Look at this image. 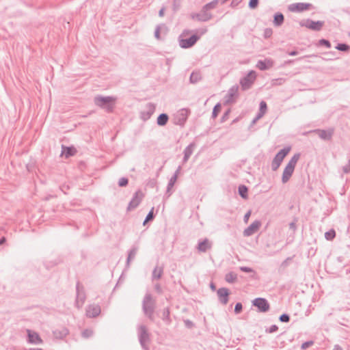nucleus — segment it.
Returning <instances> with one entry per match:
<instances>
[{
  "label": "nucleus",
  "instance_id": "obj_61",
  "mask_svg": "<svg viewBox=\"0 0 350 350\" xmlns=\"http://www.w3.org/2000/svg\"><path fill=\"white\" fill-rule=\"evenodd\" d=\"M263 116H260V113H258L256 118L252 120V124H255L258 120L261 118Z\"/></svg>",
  "mask_w": 350,
  "mask_h": 350
},
{
  "label": "nucleus",
  "instance_id": "obj_18",
  "mask_svg": "<svg viewBox=\"0 0 350 350\" xmlns=\"http://www.w3.org/2000/svg\"><path fill=\"white\" fill-rule=\"evenodd\" d=\"M100 312V307L97 304H90L86 308V315L90 318L98 317Z\"/></svg>",
  "mask_w": 350,
  "mask_h": 350
},
{
  "label": "nucleus",
  "instance_id": "obj_17",
  "mask_svg": "<svg viewBox=\"0 0 350 350\" xmlns=\"http://www.w3.org/2000/svg\"><path fill=\"white\" fill-rule=\"evenodd\" d=\"M261 223L258 220L253 221L247 228L243 231V235L245 237H250L254 234L260 227Z\"/></svg>",
  "mask_w": 350,
  "mask_h": 350
},
{
  "label": "nucleus",
  "instance_id": "obj_40",
  "mask_svg": "<svg viewBox=\"0 0 350 350\" xmlns=\"http://www.w3.org/2000/svg\"><path fill=\"white\" fill-rule=\"evenodd\" d=\"M219 3V0H213L212 1L204 5L205 9H208V10L214 9L216 8L217 5Z\"/></svg>",
  "mask_w": 350,
  "mask_h": 350
},
{
  "label": "nucleus",
  "instance_id": "obj_47",
  "mask_svg": "<svg viewBox=\"0 0 350 350\" xmlns=\"http://www.w3.org/2000/svg\"><path fill=\"white\" fill-rule=\"evenodd\" d=\"M259 3V0H250L248 6L250 9L256 8Z\"/></svg>",
  "mask_w": 350,
  "mask_h": 350
},
{
  "label": "nucleus",
  "instance_id": "obj_52",
  "mask_svg": "<svg viewBox=\"0 0 350 350\" xmlns=\"http://www.w3.org/2000/svg\"><path fill=\"white\" fill-rule=\"evenodd\" d=\"M278 327L276 325H272L269 329H266L268 333H273L278 331Z\"/></svg>",
  "mask_w": 350,
  "mask_h": 350
},
{
  "label": "nucleus",
  "instance_id": "obj_43",
  "mask_svg": "<svg viewBox=\"0 0 350 350\" xmlns=\"http://www.w3.org/2000/svg\"><path fill=\"white\" fill-rule=\"evenodd\" d=\"M319 46H325L327 49L331 48V43L328 40L321 39L319 40Z\"/></svg>",
  "mask_w": 350,
  "mask_h": 350
},
{
  "label": "nucleus",
  "instance_id": "obj_5",
  "mask_svg": "<svg viewBox=\"0 0 350 350\" xmlns=\"http://www.w3.org/2000/svg\"><path fill=\"white\" fill-rule=\"evenodd\" d=\"M290 151V148H284L280 150L273 158L271 162V169L273 171H276L280 166L283 159Z\"/></svg>",
  "mask_w": 350,
  "mask_h": 350
},
{
  "label": "nucleus",
  "instance_id": "obj_45",
  "mask_svg": "<svg viewBox=\"0 0 350 350\" xmlns=\"http://www.w3.org/2000/svg\"><path fill=\"white\" fill-rule=\"evenodd\" d=\"M129 180L127 178L122 177L118 180V186L119 187H125L128 185Z\"/></svg>",
  "mask_w": 350,
  "mask_h": 350
},
{
  "label": "nucleus",
  "instance_id": "obj_44",
  "mask_svg": "<svg viewBox=\"0 0 350 350\" xmlns=\"http://www.w3.org/2000/svg\"><path fill=\"white\" fill-rule=\"evenodd\" d=\"M279 320L282 323H288L290 321V316L288 314L284 313L280 316Z\"/></svg>",
  "mask_w": 350,
  "mask_h": 350
},
{
  "label": "nucleus",
  "instance_id": "obj_13",
  "mask_svg": "<svg viewBox=\"0 0 350 350\" xmlns=\"http://www.w3.org/2000/svg\"><path fill=\"white\" fill-rule=\"evenodd\" d=\"M155 111V105L152 103H148L146 105V110L140 113V118L143 121H147L150 118L152 115Z\"/></svg>",
  "mask_w": 350,
  "mask_h": 350
},
{
  "label": "nucleus",
  "instance_id": "obj_35",
  "mask_svg": "<svg viewBox=\"0 0 350 350\" xmlns=\"http://www.w3.org/2000/svg\"><path fill=\"white\" fill-rule=\"evenodd\" d=\"M237 279V275L234 272H229L225 275V280L228 283H234Z\"/></svg>",
  "mask_w": 350,
  "mask_h": 350
},
{
  "label": "nucleus",
  "instance_id": "obj_49",
  "mask_svg": "<svg viewBox=\"0 0 350 350\" xmlns=\"http://www.w3.org/2000/svg\"><path fill=\"white\" fill-rule=\"evenodd\" d=\"M92 334H93V332L90 329H86L82 332V336L84 338H89L91 336H92Z\"/></svg>",
  "mask_w": 350,
  "mask_h": 350
},
{
  "label": "nucleus",
  "instance_id": "obj_25",
  "mask_svg": "<svg viewBox=\"0 0 350 350\" xmlns=\"http://www.w3.org/2000/svg\"><path fill=\"white\" fill-rule=\"evenodd\" d=\"M294 170H295L293 168H291L287 166L285 167L282 176V182L283 183H286L289 180L294 172Z\"/></svg>",
  "mask_w": 350,
  "mask_h": 350
},
{
  "label": "nucleus",
  "instance_id": "obj_6",
  "mask_svg": "<svg viewBox=\"0 0 350 350\" xmlns=\"http://www.w3.org/2000/svg\"><path fill=\"white\" fill-rule=\"evenodd\" d=\"M256 72L254 70L250 71L247 75L240 80V84L241 89L243 91L249 90L256 79Z\"/></svg>",
  "mask_w": 350,
  "mask_h": 350
},
{
  "label": "nucleus",
  "instance_id": "obj_30",
  "mask_svg": "<svg viewBox=\"0 0 350 350\" xmlns=\"http://www.w3.org/2000/svg\"><path fill=\"white\" fill-rule=\"evenodd\" d=\"M300 156H301L300 153L295 154L291 157V159H290V161H288V163H287V165L286 166L289 167L291 168H293L295 170V167L296 166V164H297L298 160L300 158Z\"/></svg>",
  "mask_w": 350,
  "mask_h": 350
},
{
  "label": "nucleus",
  "instance_id": "obj_15",
  "mask_svg": "<svg viewBox=\"0 0 350 350\" xmlns=\"http://www.w3.org/2000/svg\"><path fill=\"white\" fill-rule=\"evenodd\" d=\"M239 86L237 85H232L228 91L225 96L226 103H232L235 101V98L238 96Z\"/></svg>",
  "mask_w": 350,
  "mask_h": 350
},
{
  "label": "nucleus",
  "instance_id": "obj_54",
  "mask_svg": "<svg viewBox=\"0 0 350 350\" xmlns=\"http://www.w3.org/2000/svg\"><path fill=\"white\" fill-rule=\"evenodd\" d=\"M293 259L292 257H288L286 259H285L282 262L281 266L283 267H286L288 265L289 262L291 261Z\"/></svg>",
  "mask_w": 350,
  "mask_h": 350
},
{
  "label": "nucleus",
  "instance_id": "obj_4",
  "mask_svg": "<svg viewBox=\"0 0 350 350\" xmlns=\"http://www.w3.org/2000/svg\"><path fill=\"white\" fill-rule=\"evenodd\" d=\"M86 299V295L83 286L77 282L76 284V299L75 306L78 308H82Z\"/></svg>",
  "mask_w": 350,
  "mask_h": 350
},
{
  "label": "nucleus",
  "instance_id": "obj_22",
  "mask_svg": "<svg viewBox=\"0 0 350 350\" xmlns=\"http://www.w3.org/2000/svg\"><path fill=\"white\" fill-rule=\"evenodd\" d=\"M318 133L319 137L323 140H330L334 134V129H331L329 130L317 129L314 131Z\"/></svg>",
  "mask_w": 350,
  "mask_h": 350
},
{
  "label": "nucleus",
  "instance_id": "obj_60",
  "mask_svg": "<svg viewBox=\"0 0 350 350\" xmlns=\"http://www.w3.org/2000/svg\"><path fill=\"white\" fill-rule=\"evenodd\" d=\"M242 0H232L231 2V6L234 7L237 5Z\"/></svg>",
  "mask_w": 350,
  "mask_h": 350
},
{
  "label": "nucleus",
  "instance_id": "obj_31",
  "mask_svg": "<svg viewBox=\"0 0 350 350\" xmlns=\"http://www.w3.org/2000/svg\"><path fill=\"white\" fill-rule=\"evenodd\" d=\"M76 152L74 147H63L62 154H64L66 158L73 156Z\"/></svg>",
  "mask_w": 350,
  "mask_h": 350
},
{
  "label": "nucleus",
  "instance_id": "obj_28",
  "mask_svg": "<svg viewBox=\"0 0 350 350\" xmlns=\"http://www.w3.org/2000/svg\"><path fill=\"white\" fill-rule=\"evenodd\" d=\"M284 21V15L280 12H277L273 16V24L275 26H280Z\"/></svg>",
  "mask_w": 350,
  "mask_h": 350
},
{
  "label": "nucleus",
  "instance_id": "obj_41",
  "mask_svg": "<svg viewBox=\"0 0 350 350\" xmlns=\"http://www.w3.org/2000/svg\"><path fill=\"white\" fill-rule=\"evenodd\" d=\"M336 236V232L334 230L331 229L325 233V238L328 240H332Z\"/></svg>",
  "mask_w": 350,
  "mask_h": 350
},
{
  "label": "nucleus",
  "instance_id": "obj_2",
  "mask_svg": "<svg viewBox=\"0 0 350 350\" xmlns=\"http://www.w3.org/2000/svg\"><path fill=\"white\" fill-rule=\"evenodd\" d=\"M155 308L156 301L150 293H147L142 301V310L144 314L151 321L154 320Z\"/></svg>",
  "mask_w": 350,
  "mask_h": 350
},
{
  "label": "nucleus",
  "instance_id": "obj_21",
  "mask_svg": "<svg viewBox=\"0 0 350 350\" xmlns=\"http://www.w3.org/2000/svg\"><path fill=\"white\" fill-rule=\"evenodd\" d=\"M274 62L271 59H265L264 60H258L256 64V68L260 70H266L272 68Z\"/></svg>",
  "mask_w": 350,
  "mask_h": 350
},
{
  "label": "nucleus",
  "instance_id": "obj_64",
  "mask_svg": "<svg viewBox=\"0 0 350 350\" xmlns=\"http://www.w3.org/2000/svg\"><path fill=\"white\" fill-rule=\"evenodd\" d=\"M164 11H165V8H162L159 12V16L160 17H163L164 16Z\"/></svg>",
  "mask_w": 350,
  "mask_h": 350
},
{
  "label": "nucleus",
  "instance_id": "obj_34",
  "mask_svg": "<svg viewBox=\"0 0 350 350\" xmlns=\"http://www.w3.org/2000/svg\"><path fill=\"white\" fill-rule=\"evenodd\" d=\"M201 79V74L199 72H192L189 77V81L191 83H196L200 81Z\"/></svg>",
  "mask_w": 350,
  "mask_h": 350
},
{
  "label": "nucleus",
  "instance_id": "obj_26",
  "mask_svg": "<svg viewBox=\"0 0 350 350\" xmlns=\"http://www.w3.org/2000/svg\"><path fill=\"white\" fill-rule=\"evenodd\" d=\"M168 120V115L165 113H162L157 117V124L160 126H163L167 124Z\"/></svg>",
  "mask_w": 350,
  "mask_h": 350
},
{
  "label": "nucleus",
  "instance_id": "obj_1",
  "mask_svg": "<svg viewBox=\"0 0 350 350\" xmlns=\"http://www.w3.org/2000/svg\"><path fill=\"white\" fill-rule=\"evenodd\" d=\"M116 100V97L103 96L101 95H98L94 98V104L104 109L107 113H111L113 111Z\"/></svg>",
  "mask_w": 350,
  "mask_h": 350
},
{
  "label": "nucleus",
  "instance_id": "obj_27",
  "mask_svg": "<svg viewBox=\"0 0 350 350\" xmlns=\"http://www.w3.org/2000/svg\"><path fill=\"white\" fill-rule=\"evenodd\" d=\"M68 329L66 327L53 331V335L55 337L59 339H63L65 338L68 334Z\"/></svg>",
  "mask_w": 350,
  "mask_h": 350
},
{
  "label": "nucleus",
  "instance_id": "obj_19",
  "mask_svg": "<svg viewBox=\"0 0 350 350\" xmlns=\"http://www.w3.org/2000/svg\"><path fill=\"white\" fill-rule=\"evenodd\" d=\"M219 301L223 305H226L228 301V297L230 295V291L227 288H219L217 292Z\"/></svg>",
  "mask_w": 350,
  "mask_h": 350
},
{
  "label": "nucleus",
  "instance_id": "obj_48",
  "mask_svg": "<svg viewBox=\"0 0 350 350\" xmlns=\"http://www.w3.org/2000/svg\"><path fill=\"white\" fill-rule=\"evenodd\" d=\"M242 309H243L242 304L240 302L237 303L234 306V313L237 314H239L242 311Z\"/></svg>",
  "mask_w": 350,
  "mask_h": 350
},
{
  "label": "nucleus",
  "instance_id": "obj_9",
  "mask_svg": "<svg viewBox=\"0 0 350 350\" xmlns=\"http://www.w3.org/2000/svg\"><path fill=\"white\" fill-rule=\"evenodd\" d=\"M252 305L256 307L260 312H266L270 308L268 301L262 297H258L252 301Z\"/></svg>",
  "mask_w": 350,
  "mask_h": 350
},
{
  "label": "nucleus",
  "instance_id": "obj_12",
  "mask_svg": "<svg viewBox=\"0 0 350 350\" xmlns=\"http://www.w3.org/2000/svg\"><path fill=\"white\" fill-rule=\"evenodd\" d=\"M27 342L31 345H40L43 342L40 335L31 329H27Z\"/></svg>",
  "mask_w": 350,
  "mask_h": 350
},
{
  "label": "nucleus",
  "instance_id": "obj_53",
  "mask_svg": "<svg viewBox=\"0 0 350 350\" xmlns=\"http://www.w3.org/2000/svg\"><path fill=\"white\" fill-rule=\"evenodd\" d=\"M342 171L345 174L350 173V159L349 160L348 164L342 167Z\"/></svg>",
  "mask_w": 350,
  "mask_h": 350
},
{
  "label": "nucleus",
  "instance_id": "obj_57",
  "mask_svg": "<svg viewBox=\"0 0 350 350\" xmlns=\"http://www.w3.org/2000/svg\"><path fill=\"white\" fill-rule=\"evenodd\" d=\"M154 36L157 39H159L160 38V27L159 26H157L155 29Z\"/></svg>",
  "mask_w": 350,
  "mask_h": 350
},
{
  "label": "nucleus",
  "instance_id": "obj_39",
  "mask_svg": "<svg viewBox=\"0 0 350 350\" xmlns=\"http://www.w3.org/2000/svg\"><path fill=\"white\" fill-rule=\"evenodd\" d=\"M267 109V105L266 102L262 100L260 103L259 111L258 113H260V116H264V114L266 113Z\"/></svg>",
  "mask_w": 350,
  "mask_h": 350
},
{
  "label": "nucleus",
  "instance_id": "obj_38",
  "mask_svg": "<svg viewBox=\"0 0 350 350\" xmlns=\"http://www.w3.org/2000/svg\"><path fill=\"white\" fill-rule=\"evenodd\" d=\"M335 48L338 51L344 52L348 51L350 49V46L345 43H339Z\"/></svg>",
  "mask_w": 350,
  "mask_h": 350
},
{
  "label": "nucleus",
  "instance_id": "obj_24",
  "mask_svg": "<svg viewBox=\"0 0 350 350\" xmlns=\"http://www.w3.org/2000/svg\"><path fill=\"white\" fill-rule=\"evenodd\" d=\"M138 251V246L137 245H133L131 248L128 251V257L126 259V266L129 267L130 262L133 260L137 254Z\"/></svg>",
  "mask_w": 350,
  "mask_h": 350
},
{
  "label": "nucleus",
  "instance_id": "obj_46",
  "mask_svg": "<svg viewBox=\"0 0 350 350\" xmlns=\"http://www.w3.org/2000/svg\"><path fill=\"white\" fill-rule=\"evenodd\" d=\"M153 208L151 209V211L148 213V215L146 217L145 220L144 221V225L148 221H150L153 219L154 218V214H153Z\"/></svg>",
  "mask_w": 350,
  "mask_h": 350
},
{
  "label": "nucleus",
  "instance_id": "obj_14",
  "mask_svg": "<svg viewBox=\"0 0 350 350\" xmlns=\"http://www.w3.org/2000/svg\"><path fill=\"white\" fill-rule=\"evenodd\" d=\"M311 6L308 3H295L290 4L288 10L292 12H301L308 10Z\"/></svg>",
  "mask_w": 350,
  "mask_h": 350
},
{
  "label": "nucleus",
  "instance_id": "obj_36",
  "mask_svg": "<svg viewBox=\"0 0 350 350\" xmlns=\"http://www.w3.org/2000/svg\"><path fill=\"white\" fill-rule=\"evenodd\" d=\"M163 273V267H156L152 271V278L153 279H160L162 274Z\"/></svg>",
  "mask_w": 350,
  "mask_h": 350
},
{
  "label": "nucleus",
  "instance_id": "obj_33",
  "mask_svg": "<svg viewBox=\"0 0 350 350\" xmlns=\"http://www.w3.org/2000/svg\"><path fill=\"white\" fill-rule=\"evenodd\" d=\"M247 191H248V189L247 187L244 185H241L239 186L238 187V192H239V194L240 195V196L243 198V199H247L248 196H247Z\"/></svg>",
  "mask_w": 350,
  "mask_h": 350
},
{
  "label": "nucleus",
  "instance_id": "obj_11",
  "mask_svg": "<svg viewBox=\"0 0 350 350\" xmlns=\"http://www.w3.org/2000/svg\"><path fill=\"white\" fill-rule=\"evenodd\" d=\"M192 18L200 22H206L213 18V15L208 9H205V5H204L199 13L192 15Z\"/></svg>",
  "mask_w": 350,
  "mask_h": 350
},
{
  "label": "nucleus",
  "instance_id": "obj_20",
  "mask_svg": "<svg viewBox=\"0 0 350 350\" xmlns=\"http://www.w3.org/2000/svg\"><path fill=\"white\" fill-rule=\"evenodd\" d=\"M212 243L208 239H204L203 240H199L198 244L196 247L199 252H206L208 250L211 249Z\"/></svg>",
  "mask_w": 350,
  "mask_h": 350
},
{
  "label": "nucleus",
  "instance_id": "obj_10",
  "mask_svg": "<svg viewBox=\"0 0 350 350\" xmlns=\"http://www.w3.org/2000/svg\"><path fill=\"white\" fill-rule=\"evenodd\" d=\"M200 38V36L192 35L189 38H180L179 45L183 49H189L193 46L197 41Z\"/></svg>",
  "mask_w": 350,
  "mask_h": 350
},
{
  "label": "nucleus",
  "instance_id": "obj_58",
  "mask_svg": "<svg viewBox=\"0 0 350 350\" xmlns=\"http://www.w3.org/2000/svg\"><path fill=\"white\" fill-rule=\"evenodd\" d=\"M184 322H185V325L187 327H191L193 325V322L189 319L185 320Z\"/></svg>",
  "mask_w": 350,
  "mask_h": 350
},
{
  "label": "nucleus",
  "instance_id": "obj_32",
  "mask_svg": "<svg viewBox=\"0 0 350 350\" xmlns=\"http://www.w3.org/2000/svg\"><path fill=\"white\" fill-rule=\"evenodd\" d=\"M176 180V175H173L170 179L167 186V191L165 193V195H167V197H169L171 195L170 190L174 187Z\"/></svg>",
  "mask_w": 350,
  "mask_h": 350
},
{
  "label": "nucleus",
  "instance_id": "obj_23",
  "mask_svg": "<svg viewBox=\"0 0 350 350\" xmlns=\"http://www.w3.org/2000/svg\"><path fill=\"white\" fill-rule=\"evenodd\" d=\"M196 147V144L195 142H191L189 144L184 150L183 154L184 157L183 159V163H185L189 160L191 155L193 154L194 148Z\"/></svg>",
  "mask_w": 350,
  "mask_h": 350
},
{
  "label": "nucleus",
  "instance_id": "obj_62",
  "mask_svg": "<svg viewBox=\"0 0 350 350\" xmlns=\"http://www.w3.org/2000/svg\"><path fill=\"white\" fill-rule=\"evenodd\" d=\"M229 112H230V110H228L227 111H226V112L224 113V115H223V116H222V118H221V119H222L221 120H222V121H224V120H225V119L228 117V114H229Z\"/></svg>",
  "mask_w": 350,
  "mask_h": 350
},
{
  "label": "nucleus",
  "instance_id": "obj_42",
  "mask_svg": "<svg viewBox=\"0 0 350 350\" xmlns=\"http://www.w3.org/2000/svg\"><path fill=\"white\" fill-rule=\"evenodd\" d=\"M220 109H221V104L220 103H217L214 106L213 112H212V118H213L215 119L217 116L218 113L219 112Z\"/></svg>",
  "mask_w": 350,
  "mask_h": 350
},
{
  "label": "nucleus",
  "instance_id": "obj_59",
  "mask_svg": "<svg viewBox=\"0 0 350 350\" xmlns=\"http://www.w3.org/2000/svg\"><path fill=\"white\" fill-rule=\"evenodd\" d=\"M250 215H251V211H249L248 212H247L245 215H244V217H243V220L245 222H247L248 219H249V217H250Z\"/></svg>",
  "mask_w": 350,
  "mask_h": 350
},
{
  "label": "nucleus",
  "instance_id": "obj_8",
  "mask_svg": "<svg viewBox=\"0 0 350 350\" xmlns=\"http://www.w3.org/2000/svg\"><path fill=\"white\" fill-rule=\"evenodd\" d=\"M324 23H325L324 21H314L308 18L306 21H301L299 24L301 27H305L311 30L319 31L321 30L322 27L324 25Z\"/></svg>",
  "mask_w": 350,
  "mask_h": 350
},
{
  "label": "nucleus",
  "instance_id": "obj_55",
  "mask_svg": "<svg viewBox=\"0 0 350 350\" xmlns=\"http://www.w3.org/2000/svg\"><path fill=\"white\" fill-rule=\"evenodd\" d=\"M289 228L295 232L297 230L296 219L289 224Z\"/></svg>",
  "mask_w": 350,
  "mask_h": 350
},
{
  "label": "nucleus",
  "instance_id": "obj_50",
  "mask_svg": "<svg viewBox=\"0 0 350 350\" xmlns=\"http://www.w3.org/2000/svg\"><path fill=\"white\" fill-rule=\"evenodd\" d=\"M313 343H314V342L312 340H308V341L304 342V343H302L301 348L302 349H306L308 347H310V346H312L313 345Z\"/></svg>",
  "mask_w": 350,
  "mask_h": 350
},
{
  "label": "nucleus",
  "instance_id": "obj_16",
  "mask_svg": "<svg viewBox=\"0 0 350 350\" xmlns=\"http://www.w3.org/2000/svg\"><path fill=\"white\" fill-rule=\"evenodd\" d=\"M142 198H143L142 193L139 190L137 191L134 193L131 200L130 201V202L128 205L127 209L132 210V209L135 208L141 202Z\"/></svg>",
  "mask_w": 350,
  "mask_h": 350
},
{
  "label": "nucleus",
  "instance_id": "obj_7",
  "mask_svg": "<svg viewBox=\"0 0 350 350\" xmlns=\"http://www.w3.org/2000/svg\"><path fill=\"white\" fill-rule=\"evenodd\" d=\"M190 111L183 108L176 112L174 117V124L183 126L188 118Z\"/></svg>",
  "mask_w": 350,
  "mask_h": 350
},
{
  "label": "nucleus",
  "instance_id": "obj_63",
  "mask_svg": "<svg viewBox=\"0 0 350 350\" xmlns=\"http://www.w3.org/2000/svg\"><path fill=\"white\" fill-rule=\"evenodd\" d=\"M272 33V30L270 29H267L265 30V36L267 37V36H269Z\"/></svg>",
  "mask_w": 350,
  "mask_h": 350
},
{
  "label": "nucleus",
  "instance_id": "obj_29",
  "mask_svg": "<svg viewBox=\"0 0 350 350\" xmlns=\"http://www.w3.org/2000/svg\"><path fill=\"white\" fill-rule=\"evenodd\" d=\"M300 156H301L300 153L295 154L291 157V159H290V161H288V163H287V165L286 166L289 167L291 168H293L295 170V167L296 166V164H297L298 160L300 158Z\"/></svg>",
  "mask_w": 350,
  "mask_h": 350
},
{
  "label": "nucleus",
  "instance_id": "obj_3",
  "mask_svg": "<svg viewBox=\"0 0 350 350\" xmlns=\"http://www.w3.org/2000/svg\"><path fill=\"white\" fill-rule=\"evenodd\" d=\"M138 337L142 347L144 350H149L148 343L150 342V334L148 332L147 327L145 325H142L139 327Z\"/></svg>",
  "mask_w": 350,
  "mask_h": 350
},
{
  "label": "nucleus",
  "instance_id": "obj_37",
  "mask_svg": "<svg viewBox=\"0 0 350 350\" xmlns=\"http://www.w3.org/2000/svg\"><path fill=\"white\" fill-rule=\"evenodd\" d=\"M162 319L167 325L171 323L170 312L168 308H164Z\"/></svg>",
  "mask_w": 350,
  "mask_h": 350
},
{
  "label": "nucleus",
  "instance_id": "obj_51",
  "mask_svg": "<svg viewBox=\"0 0 350 350\" xmlns=\"http://www.w3.org/2000/svg\"><path fill=\"white\" fill-rule=\"evenodd\" d=\"M285 82V79L283 78H278L273 80V85H282Z\"/></svg>",
  "mask_w": 350,
  "mask_h": 350
},
{
  "label": "nucleus",
  "instance_id": "obj_56",
  "mask_svg": "<svg viewBox=\"0 0 350 350\" xmlns=\"http://www.w3.org/2000/svg\"><path fill=\"white\" fill-rule=\"evenodd\" d=\"M240 270L245 273H251L254 271L252 268L248 267H241Z\"/></svg>",
  "mask_w": 350,
  "mask_h": 350
}]
</instances>
